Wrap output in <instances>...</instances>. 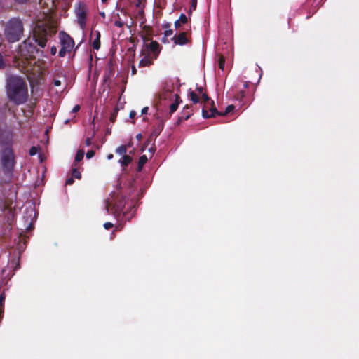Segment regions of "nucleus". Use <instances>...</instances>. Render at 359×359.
Here are the masks:
<instances>
[{
	"label": "nucleus",
	"mask_w": 359,
	"mask_h": 359,
	"mask_svg": "<svg viewBox=\"0 0 359 359\" xmlns=\"http://www.w3.org/2000/svg\"><path fill=\"white\" fill-rule=\"evenodd\" d=\"M8 98L16 104L25 102L28 97V88L26 83L18 76H11L7 83Z\"/></svg>",
	"instance_id": "1"
},
{
	"label": "nucleus",
	"mask_w": 359,
	"mask_h": 359,
	"mask_svg": "<svg viewBox=\"0 0 359 359\" xmlns=\"http://www.w3.org/2000/svg\"><path fill=\"white\" fill-rule=\"evenodd\" d=\"M55 29L46 22H38L32 30V40L34 41L41 48L46 44L48 37L55 33Z\"/></svg>",
	"instance_id": "2"
},
{
	"label": "nucleus",
	"mask_w": 359,
	"mask_h": 359,
	"mask_svg": "<svg viewBox=\"0 0 359 359\" xmlns=\"http://www.w3.org/2000/svg\"><path fill=\"white\" fill-rule=\"evenodd\" d=\"M38 50L35 46L32 45L30 39L25 40L22 45L20 46L19 52L18 55V65L22 63V65L25 69V71H29L28 65L32 64L33 60L32 57H34V54L37 53Z\"/></svg>",
	"instance_id": "3"
},
{
	"label": "nucleus",
	"mask_w": 359,
	"mask_h": 359,
	"mask_svg": "<svg viewBox=\"0 0 359 359\" xmlns=\"http://www.w3.org/2000/svg\"><path fill=\"white\" fill-rule=\"evenodd\" d=\"M23 30L22 22L18 18H12L6 24L5 37L9 42H16L21 39Z\"/></svg>",
	"instance_id": "4"
},
{
	"label": "nucleus",
	"mask_w": 359,
	"mask_h": 359,
	"mask_svg": "<svg viewBox=\"0 0 359 359\" xmlns=\"http://www.w3.org/2000/svg\"><path fill=\"white\" fill-rule=\"evenodd\" d=\"M60 40L62 48L59 52V55L60 57H64L67 52H70L73 49L74 42V40L65 32L60 33Z\"/></svg>",
	"instance_id": "5"
},
{
	"label": "nucleus",
	"mask_w": 359,
	"mask_h": 359,
	"mask_svg": "<svg viewBox=\"0 0 359 359\" xmlns=\"http://www.w3.org/2000/svg\"><path fill=\"white\" fill-rule=\"evenodd\" d=\"M201 95L202 101L204 102V107L202 110L203 116L204 118L215 116L217 114V110L213 107L214 102L210 100L205 93H203Z\"/></svg>",
	"instance_id": "6"
},
{
	"label": "nucleus",
	"mask_w": 359,
	"mask_h": 359,
	"mask_svg": "<svg viewBox=\"0 0 359 359\" xmlns=\"http://www.w3.org/2000/svg\"><path fill=\"white\" fill-rule=\"evenodd\" d=\"M87 12L88 8L86 6L83 4H79L75 13L76 15L77 22L82 29H84L86 27Z\"/></svg>",
	"instance_id": "7"
},
{
	"label": "nucleus",
	"mask_w": 359,
	"mask_h": 359,
	"mask_svg": "<svg viewBox=\"0 0 359 359\" xmlns=\"http://www.w3.org/2000/svg\"><path fill=\"white\" fill-rule=\"evenodd\" d=\"M141 57L142 59L139 62L138 66L140 67H144L150 66L153 60L156 58H153V56L151 55V53L147 49H142L141 51Z\"/></svg>",
	"instance_id": "8"
},
{
	"label": "nucleus",
	"mask_w": 359,
	"mask_h": 359,
	"mask_svg": "<svg viewBox=\"0 0 359 359\" xmlns=\"http://www.w3.org/2000/svg\"><path fill=\"white\" fill-rule=\"evenodd\" d=\"M151 53V55L153 56V58H157L159 53V44L158 42L153 41L149 44H144L142 49H147Z\"/></svg>",
	"instance_id": "9"
},
{
	"label": "nucleus",
	"mask_w": 359,
	"mask_h": 359,
	"mask_svg": "<svg viewBox=\"0 0 359 359\" xmlns=\"http://www.w3.org/2000/svg\"><path fill=\"white\" fill-rule=\"evenodd\" d=\"M92 37H94V39L93 41V47L95 50H98L100 47V34L98 31H95V32L92 33Z\"/></svg>",
	"instance_id": "10"
},
{
	"label": "nucleus",
	"mask_w": 359,
	"mask_h": 359,
	"mask_svg": "<svg viewBox=\"0 0 359 359\" xmlns=\"http://www.w3.org/2000/svg\"><path fill=\"white\" fill-rule=\"evenodd\" d=\"M173 39L175 40V43L179 45H184L188 41L184 32L180 34L177 37L174 36Z\"/></svg>",
	"instance_id": "11"
},
{
	"label": "nucleus",
	"mask_w": 359,
	"mask_h": 359,
	"mask_svg": "<svg viewBox=\"0 0 359 359\" xmlns=\"http://www.w3.org/2000/svg\"><path fill=\"white\" fill-rule=\"evenodd\" d=\"M173 96L175 97V102L172 103L170 106V113H173L177 109L180 102V97L177 94H174Z\"/></svg>",
	"instance_id": "12"
},
{
	"label": "nucleus",
	"mask_w": 359,
	"mask_h": 359,
	"mask_svg": "<svg viewBox=\"0 0 359 359\" xmlns=\"http://www.w3.org/2000/svg\"><path fill=\"white\" fill-rule=\"evenodd\" d=\"M187 22V17L184 14H181L180 18L175 22V26L178 28L180 25Z\"/></svg>",
	"instance_id": "13"
},
{
	"label": "nucleus",
	"mask_w": 359,
	"mask_h": 359,
	"mask_svg": "<svg viewBox=\"0 0 359 359\" xmlns=\"http://www.w3.org/2000/svg\"><path fill=\"white\" fill-rule=\"evenodd\" d=\"M131 161H132V158L129 156L124 155L122 157V158L119 161V163L122 165L126 166V165H128L130 163Z\"/></svg>",
	"instance_id": "14"
},
{
	"label": "nucleus",
	"mask_w": 359,
	"mask_h": 359,
	"mask_svg": "<svg viewBox=\"0 0 359 359\" xmlns=\"http://www.w3.org/2000/svg\"><path fill=\"white\" fill-rule=\"evenodd\" d=\"M189 98L190 100L194 102V103H197L199 102V98L198 97V95H196V93H194V91L192 90H189Z\"/></svg>",
	"instance_id": "15"
},
{
	"label": "nucleus",
	"mask_w": 359,
	"mask_h": 359,
	"mask_svg": "<svg viewBox=\"0 0 359 359\" xmlns=\"http://www.w3.org/2000/svg\"><path fill=\"white\" fill-rule=\"evenodd\" d=\"M126 151L127 149L126 147L124 145H121L116 149V152L119 155H122L123 156L126 155Z\"/></svg>",
	"instance_id": "16"
},
{
	"label": "nucleus",
	"mask_w": 359,
	"mask_h": 359,
	"mask_svg": "<svg viewBox=\"0 0 359 359\" xmlns=\"http://www.w3.org/2000/svg\"><path fill=\"white\" fill-rule=\"evenodd\" d=\"M147 157L145 155L142 156L138 162L139 169L140 170L142 167L147 163Z\"/></svg>",
	"instance_id": "17"
},
{
	"label": "nucleus",
	"mask_w": 359,
	"mask_h": 359,
	"mask_svg": "<svg viewBox=\"0 0 359 359\" xmlns=\"http://www.w3.org/2000/svg\"><path fill=\"white\" fill-rule=\"evenodd\" d=\"M83 156H84V151L83 150L78 151V152L76 153V156H75V161L76 162L80 161L83 158Z\"/></svg>",
	"instance_id": "18"
},
{
	"label": "nucleus",
	"mask_w": 359,
	"mask_h": 359,
	"mask_svg": "<svg viewBox=\"0 0 359 359\" xmlns=\"http://www.w3.org/2000/svg\"><path fill=\"white\" fill-rule=\"evenodd\" d=\"M72 177L78 179V180H80L81 177V172L76 170V169H73L72 170Z\"/></svg>",
	"instance_id": "19"
},
{
	"label": "nucleus",
	"mask_w": 359,
	"mask_h": 359,
	"mask_svg": "<svg viewBox=\"0 0 359 359\" xmlns=\"http://www.w3.org/2000/svg\"><path fill=\"white\" fill-rule=\"evenodd\" d=\"M234 109V107L233 105H229L226 108V110L224 111V113H222V114H219V115H225V114H229V112H231V111H233V109ZM217 114H219V113L217 112Z\"/></svg>",
	"instance_id": "20"
},
{
	"label": "nucleus",
	"mask_w": 359,
	"mask_h": 359,
	"mask_svg": "<svg viewBox=\"0 0 359 359\" xmlns=\"http://www.w3.org/2000/svg\"><path fill=\"white\" fill-rule=\"evenodd\" d=\"M38 152V148L36 147H32L29 150V154L31 156H34Z\"/></svg>",
	"instance_id": "21"
},
{
	"label": "nucleus",
	"mask_w": 359,
	"mask_h": 359,
	"mask_svg": "<svg viewBox=\"0 0 359 359\" xmlns=\"http://www.w3.org/2000/svg\"><path fill=\"white\" fill-rule=\"evenodd\" d=\"M219 67L223 70L224 68V60L223 58V57H221L219 59Z\"/></svg>",
	"instance_id": "22"
},
{
	"label": "nucleus",
	"mask_w": 359,
	"mask_h": 359,
	"mask_svg": "<svg viewBox=\"0 0 359 359\" xmlns=\"http://www.w3.org/2000/svg\"><path fill=\"white\" fill-rule=\"evenodd\" d=\"M95 155V152L93 150L88 151L86 153V158H91Z\"/></svg>",
	"instance_id": "23"
},
{
	"label": "nucleus",
	"mask_w": 359,
	"mask_h": 359,
	"mask_svg": "<svg viewBox=\"0 0 359 359\" xmlns=\"http://www.w3.org/2000/svg\"><path fill=\"white\" fill-rule=\"evenodd\" d=\"M112 226H113V224L111 223V222H106V223L104 224V227L107 230L109 229Z\"/></svg>",
	"instance_id": "24"
},
{
	"label": "nucleus",
	"mask_w": 359,
	"mask_h": 359,
	"mask_svg": "<svg viewBox=\"0 0 359 359\" xmlns=\"http://www.w3.org/2000/svg\"><path fill=\"white\" fill-rule=\"evenodd\" d=\"M172 33V30L171 29L165 30L164 32L165 36H171Z\"/></svg>",
	"instance_id": "25"
},
{
	"label": "nucleus",
	"mask_w": 359,
	"mask_h": 359,
	"mask_svg": "<svg viewBox=\"0 0 359 359\" xmlns=\"http://www.w3.org/2000/svg\"><path fill=\"white\" fill-rule=\"evenodd\" d=\"M50 53L53 55H55L57 53V48L55 46H53L50 48Z\"/></svg>",
	"instance_id": "26"
},
{
	"label": "nucleus",
	"mask_w": 359,
	"mask_h": 359,
	"mask_svg": "<svg viewBox=\"0 0 359 359\" xmlns=\"http://www.w3.org/2000/svg\"><path fill=\"white\" fill-rule=\"evenodd\" d=\"M79 109H80V106H79V105H78V104H76V105H75V106L73 107V109H72V112H73V113H76V112H77Z\"/></svg>",
	"instance_id": "27"
},
{
	"label": "nucleus",
	"mask_w": 359,
	"mask_h": 359,
	"mask_svg": "<svg viewBox=\"0 0 359 359\" xmlns=\"http://www.w3.org/2000/svg\"><path fill=\"white\" fill-rule=\"evenodd\" d=\"M74 182V180L72 178H69L66 180V184L71 185Z\"/></svg>",
	"instance_id": "28"
},
{
	"label": "nucleus",
	"mask_w": 359,
	"mask_h": 359,
	"mask_svg": "<svg viewBox=\"0 0 359 359\" xmlns=\"http://www.w3.org/2000/svg\"><path fill=\"white\" fill-rule=\"evenodd\" d=\"M114 25L118 27H121L122 25H123V23L121 21H116L114 22Z\"/></svg>",
	"instance_id": "29"
},
{
	"label": "nucleus",
	"mask_w": 359,
	"mask_h": 359,
	"mask_svg": "<svg viewBox=\"0 0 359 359\" xmlns=\"http://www.w3.org/2000/svg\"><path fill=\"white\" fill-rule=\"evenodd\" d=\"M136 115V112L135 111H131L130 112V118H133Z\"/></svg>",
	"instance_id": "30"
},
{
	"label": "nucleus",
	"mask_w": 359,
	"mask_h": 359,
	"mask_svg": "<svg viewBox=\"0 0 359 359\" xmlns=\"http://www.w3.org/2000/svg\"><path fill=\"white\" fill-rule=\"evenodd\" d=\"M148 109H149V108H148L147 107H144V108L142 109V114H147V111H148Z\"/></svg>",
	"instance_id": "31"
},
{
	"label": "nucleus",
	"mask_w": 359,
	"mask_h": 359,
	"mask_svg": "<svg viewBox=\"0 0 359 359\" xmlns=\"http://www.w3.org/2000/svg\"><path fill=\"white\" fill-rule=\"evenodd\" d=\"M54 84H55V86H60L61 84V82L59 80H55L54 81Z\"/></svg>",
	"instance_id": "32"
},
{
	"label": "nucleus",
	"mask_w": 359,
	"mask_h": 359,
	"mask_svg": "<svg viewBox=\"0 0 359 359\" xmlns=\"http://www.w3.org/2000/svg\"><path fill=\"white\" fill-rule=\"evenodd\" d=\"M197 90L198 91V93L200 95H202L203 93V88L201 87H198L197 88Z\"/></svg>",
	"instance_id": "33"
},
{
	"label": "nucleus",
	"mask_w": 359,
	"mask_h": 359,
	"mask_svg": "<svg viewBox=\"0 0 359 359\" xmlns=\"http://www.w3.org/2000/svg\"><path fill=\"white\" fill-rule=\"evenodd\" d=\"M4 299H5L4 296L3 294H1V295L0 296V304H2V303L4 302Z\"/></svg>",
	"instance_id": "34"
},
{
	"label": "nucleus",
	"mask_w": 359,
	"mask_h": 359,
	"mask_svg": "<svg viewBox=\"0 0 359 359\" xmlns=\"http://www.w3.org/2000/svg\"><path fill=\"white\" fill-rule=\"evenodd\" d=\"M192 1V5L191 6L195 8L196 6V0H191Z\"/></svg>",
	"instance_id": "35"
},
{
	"label": "nucleus",
	"mask_w": 359,
	"mask_h": 359,
	"mask_svg": "<svg viewBox=\"0 0 359 359\" xmlns=\"http://www.w3.org/2000/svg\"><path fill=\"white\" fill-rule=\"evenodd\" d=\"M136 71H137V70H136L135 67V66H133V67H132V74H136Z\"/></svg>",
	"instance_id": "36"
},
{
	"label": "nucleus",
	"mask_w": 359,
	"mask_h": 359,
	"mask_svg": "<svg viewBox=\"0 0 359 359\" xmlns=\"http://www.w3.org/2000/svg\"><path fill=\"white\" fill-rule=\"evenodd\" d=\"M113 156H113V154H108V155H107V159H108V160H111V159H112V158H113Z\"/></svg>",
	"instance_id": "37"
},
{
	"label": "nucleus",
	"mask_w": 359,
	"mask_h": 359,
	"mask_svg": "<svg viewBox=\"0 0 359 359\" xmlns=\"http://www.w3.org/2000/svg\"><path fill=\"white\" fill-rule=\"evenodd\" d=\"M86 144L87 146H89L90 144V140L89 139H87L86 140Z\"/></svg>",
	"instance_id": "38"
},
{
	"label": "nucleus",
	"mask_w": 359,
	"mask_h": 359,
	"mask_svg": "<svg viewBox=\"0 0 359 359\" xmlns=\"http://www.w3.org/2000/svg\"><path fill=\"white\" fill-rule=\"evenodd\" d=\"M141 137H142V135H141V134H138V135H137V138L138 140H140V139H141Z\"/></svg>",
	"instance_id": "39"
},
{
	"label": "nucleus",
	"mask_w": 359,
	"mask_h": 359,
	"mask_svg": "<svg viewBox=\"0 0 359 359\" xmlns=\"http://www.w3.org/2000/svg\"><path fill=\"white\" fill-rule=\"evenodd\" d=\"M106 209H107V212L110 213L109 205H107Z\"/></svg>",
	"instance_id": "40"
},
{
	"label": "nucleus",
	"mask_w": 359,
	"mask_h": 359,
	"mask_svg": "<svg viewBox=\"0 0 359 359\" xmlns=\"http://www.w3.org/2000/svg\"><path fill=\"white\" fill-rule=\"evenodd\" d=\"M160 96H161L162 98H163V99H166V98H167V97L165 96V95H161Z\"/></svg>",
	"instance_id": "41"
},
{
	"label": "nucleus",
	"mask_w": 359,
	"mask_h": 359,
	"mask_svg": "<svg viewBox=\"0 0 359 359\" xmlns=\"http://www.w3.org/2000/svg\"><path fill=\"white\" fill-rule=\"evenodd\" d=\"M100 14L103 18H104L105 14H104V12H101Z\"/></svg>",
	"instance_id": "42"
},
{
	"label": "nucleus",
	"mask_w": 359,
	"mask_h": 359,
	"mask_svg": "<svg viewBox=\"0 0 359 359\" xmlns=\"http://www.w3.org/2000/svg\"><path fill=\"white\" fill-rule=\"evenodd\" d=\"M102 2L104 3V2H107L108 0H102Z\"/></svg>",
	"instance_id": "43"
},
{
	"label": "nucleus",
	"mask_w": 359,
	"mask_h": 359,
	"mask_svg": "<svg viewBox=\"0 0 359 359\" xmlns=\"http://www.w3.org/2000/svg\"><path fill=\"white\" fill-rule=\"evenodd\" d=\"M166 93H168V90H165V92L163 93V95L166 94Z\"/></svg>",
	"instance_id": "44"
},
{
	"label": "nucleus",
	"mask_w": 359,
	"mask_h": 359,
	"mask_svg": "<svg viewBox=\"0 0 359 359\" xmlns=\"http://www.w3.org/2000/svg\"><path fill=\"white\" fill-rule=\"evenodd\" d=\"M166 93H168V90H165V92L163 93V95L166 94Z\"/></svg>",
	"instance_id": "45"
}]
</instances>
